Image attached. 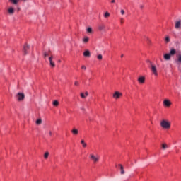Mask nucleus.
<instances>
[{
	"mask_svg": "<svg viewBox=\"0 0 181 181\" xmlns=\"http://www.w3.org/2000/svg\"><path fill=\"white\" fill-rule=\"evenodd\" d=\"M147 62L148 63V66L154 76H158V69H156V66H155L151 61H147Z\"/></svg>",
	"mask_w": 181,
	"mask_h": 181,
	"instance_id": "1",
	"label": "nucleus"
},
{
	"mask_svg": "<svg viewBox=\"0 0 181 181\" xmlns=\"http://www.w3.org/2000/svg\"><path fill=\"white\" fill-rule=\"evenodd\" d=\"M160 127H162V128H164L165 129H169V128H170V122L166 120H163L160 122Z\"/></svg>",
	"mask_w": 181,
	"mask_h": 181,
	"instance_id": "2",
	"label": "nucleus"
},
{
	"mask_svg": "<svg viewBox=\"0 0 181 181\" xmlns=\"http://www.w3.org/2000/svg\"><path fill=\"white\" fill-rule=\"evenodd\" d=\"M90 159L93 160L94 163H96V162H98L100 160V157L98 156H95L94 154H90Z\"/></svg>",
	"mask_w": 181,
	"mask_h": 181,
	"instance_id": "3",
	"label": "nucleus"
},
{
	"mask_svg": "<svg viewBox=\"0 0 181 181\" xmlns=\"http://www.w3.org/2000/svg\"><path fill=\"white\" fill-rule=\"evenodd\" d=\"M121 97H122V93L121 92L115 91L113 94V98L115 100H118L121 98Z\"/></svg>",
	"mask_w": 181,
	"mask_h": 181,
	"instance_id": "4",
	"label": "nucleus"
},
{
	"mask_svg": "<svg viewBox=\"0 0 181 181\" xmlns=\"http://www.w3.org/2000/svg\"><path fill=\"white\" fill-rule=\"evenodd\" d=\"M175 28L177 30H180V29H181V20L175 21Z\"/></svg>",
	"mask_w": 181,
	"mask_h": 181,
	"instance_id": "5",
	"label": "nucleus"
},
{
	"mask_svg": "<svg viewBox=\"0 0 181 181\" xmlns=\"http://www.w3.org/2000/svg\"><path fill=\"white\" fill-rule=\"evenodd\" d=\"M17 98L18 101H23V100H25V94L22 93H18L17 94Z\"/></svg>",
	"mask_w": 181,
	"mask_h": 181,
	"instance_id": "6",
	"label": "nucleus"
},
{
	"mask_svg": "<svg viewBox=\"0 0 181 181\" xmlns=\"http://www.w3.org/2000/svg\"><path fill=\"white\" fill-rule=\"evenodd\" d=\"M163 104L164 105H165V107H169L170 105H172V103L168 99L164 100Z\"/></svg>",
	"mask_w": 181,
	"mask_h": 181,
	"instance_id": "7",
	"label": "nucleus"
},
{
	"mask_svg": "<svg viewBox=\"0 0 181 181\" xmlns=\"http://www.w3.org/2000/svg\"><path fill=\"white\" fill-rule=\"evenodd\" d=\"M29 49V45L25 44L23 47L24 54H28V50Z\"/></svg>",
	"mask_w": 181,
	"mask_h": 181,
	"instance_id": "8",
	"label": "nucleus"
},
{
	"mask_svg": "<svg viewBox=\"0 0 181 181\" xmlns=\"http://www.w3.org/2000/svg\"><path fill=\"white\" fill-rule=\"evenodd\" d=\"M138 81L139 83H140V84H144V83H145V77L144 76L139 77Z\"/></svg>",
	"mask_w": 181,
	"mask_h": 181,
	"instance_id": "9",
	"label": "nucleus"
},
{
	"mask_svg": "<svg viewBox=\"0 0 181 181\" xmlns=\"http://www.w3.org/2000/svg\"><path fill=\"white\" fill-rule=\"evenodd\" d=\"M177 64H181V54L177 56V59L175 60Z\"/></svg>",
	"mask_w": 181,
	"mask_h": 181,
	"instance_id": "10",
	"label": "nucleus"
},
{
	"mask_svg": "<svg viewBox=\"0 0 181 181\" xmlns=\"http://www.w3.org/2000/svg\"><path fill=\"white\" fill-rule=\"evenodd\" d=\"M71 132L73 134V135H78V129L76 128H73Z\"/></svg>",
	"mask_w": 181,
	"mask_h": 181,
	"instance_id": "11",
	"label": "nucleus"
},
{
	"mask_svg": "<svg viewBox=\"0 0 181 181\" xmlns=\"http://www.w3.org/2000/svg\"><path fill=\"white\" fill-rule=\"evenodd\" d=\"M170 56H175V54H176V49H175L174 48H172L170 50V53H168Z\"/></svg>",
	"mask_w": 181,
	"mask_h": 181,
	"instance_id": "12",
	"label": "nucleus"
},
{
	"mask_svg": "<svg viewBox=\"0 0 181 181\" xmlns=\"http://www.w3.org/2000/svg\"><path fill=\"white\" fill-rule=\"evenodd\" d=\"M8 12L10 15H13V13H15V9H13L12 7H10L8 9Z\"/></svg>",
	"mask_w": 181,
	"mask_h": 181,
	"instance_id": "13",
	"label": "nucleus"
},
{
	"mask_svg": "<svg viewBox=\"0 0 181 181\" xmlns=\"http://www.w3.org/2000/svg\"><path fill=\"white\" fill-rule=\"evenodd\" d=\"M83 56L85 57H90V56H91V54L90 53V52L88 50H86L83 52Z\"/></svg>",
	"mask_w": 181,
	"mask_h": 181,
	"instance_id": "14",
	"label": "nucleus"
},
{
	"mask_svg": "<svg viewBox=\"0 0 181 181\" xmlns=\"http://www.w3.org/2000/svg\"><path fill=\"white\" fill-rule=\"evenodd\" d=\"M49 53H50V49H49L48 52L45 51L43 52L44 59H46V57H48Z\"/></svg>",
	"mask_w": 181,
	"mask_h": 181,
	"instance_id": "15",
	"label": "nucleus"
},
{
	"mask_svg": "<svg viewBox=\"0 0 181 181\" xmlns=\"http://www.w3.org/2000/svg\"><path fill=\"white\" fill-rule=\"evenodd\" d=\"M88 92H86L85 93V95H84V93H81V98H86V97H88Z\"/></svg>",
	"mask_w": 181,
	"mask_h": 181,
	"instance_id": "16",
	"label": "nucleus"
},
{
	"mask_svg": "<svg viewBox=\"0 0 181 181\" xmlns=\"http://www.w3.org/2000/svg\"><path fill=\"white\" fill-rule=\"evenodd\" d=\"M120 170H121V175H124L125 174V170H124V166L122 165L119 164V165Z\"/></svg>",
	"mask_w": 181,
	"mask_h": 181,
	"instance_id": "17",
	"label": "nucleus"
},
{
	"mask_svg": "<svg viewBox=\"0 0 181 181\" xmlns=\"http://www.w3.org/2000/svg\"><path fill=\"white\" fill-rule=\"evenodd\" d=\"M49 62L52 67H56V64H54V62H53V59H49Z\"/></svg>",
	"mask_w": 181,
	"mask_h": 181,
	"instance_id": "18",
	"label": "nucleus"
},
{
	"mask_svg": "<svg viewBox=\"0 0 181 181\" xmlns=\"http://www.w3.org/2000/svg\"><path fill=\"white\" fill-rule=\"evenodd\" d=\"M98 29L99 30H104V29H105V25L104 24H101L98 26Z\"/></svg>",
	"mask_w": 181,
	"mask_h": 181,
	"instance_id": "19",
	"label": "nucleus"
},
{
	"mask_svg": "<svg viewBox=\"0 0 181 181\" xmlns=\"http://www.w3.org/2000/svg\"><path fill=\"white\" fill-rule=\"evenodd\" d=\"M165 60H170V55L169 54H164Z\"/></svg>",
	"mask_w": 181,
	"mask_h": 181,
	"instance_id": "20",
	"label": "nucleus"
},
{
	"mask_svg": "<svg viewBox=\"0 0 181 181\" xmlns=\"http://www.w3.org/2000/svg\"><path fill=\"white\" fill-rule=\"evenodd\" d=\"M81 144L83 146V148H86L87 147V143H86V141H84V140H81Z\"/></svg>",
	"mask_w": 181,
	"mask_h": 181,
	"instance_id": "21",
	"label": "nucleus"
},
{
	"mask_svg": "<svg viewBox=\"0 0 181 181\" xmlns=\"http://www.w3.org/2000/svg\"><path fill=\"white\" fill-rule=\"evenodd\" d=\"M161 148H162V149H163V151H165V149H168V144L163 143V144L161 145Z\"/></svg>",
	"mask_w": 181,
	"mask_h": 181,
	"instance_id": "22",
	"label": "nucleus"
},
{
	"mask_svg": "<svg viewBox=\"0 0 181 181\" xmlns=\"http://www.w3.org/2000/svg\"><path fill=\"white\" fill-rule=\"evenodd\" d=\"M11 4H13L14 5H18V2L21 0H9Z\"/></svg>",
	"mask_w": 181,
	"mask_h": 181,
	"instance_id": "23",
	"label": "nucleus"
},
{
	"mask_svg": "<svg viewBox=\"0 0 181 181\" xmlns=\"http://www.w3.org/2000/svg\"><path fill=\"white\" fill-rule=\"evenodd\" d=\"M88 40H90V38H88V37H84V38L83 39V43H88Z\"/></svg>",
	"mask_w": 181,
	"mask_h": 181,
	"instance_id": "24",
	"label": "nucleus"
},
{
	"mask_svg": "<svg viewBox=\"0 0 181 181\" xmlns=\"http://www.w3.org/2000/svg\"><path fill=\"white\" fill-rule=\"evenodd\" d=\"M35 124L37 125H41V124H42V119H37L36 122H35Z\"/></svg>",
	"mask_w": 181,
	"mask_h": 181,
	"instance_id": "25",
	"label": "nucleus"
},
{
	"mask_svg": "<svg viewBox=\"0 0 181 181\" xmlns=\"http://www.w3.org/2000/svg\"><path fill=\"white\" fill-rule=\"evenodd\" d=\"M165 42H166V43H169V42H170V37H169V35H167V36L165 37Z\"/></svg>",
	"mask_w": 181,
	"mask_h": 181,
	"instance_id": "26",
	"label": "nucleus"
},
{
	"mask_svg": "<svg viewBox=\"0 0 181 181\" xmlns=\"http://www.w3.org/2000/svg\"><path fill=\"white\" fill-rule=\"evenodd\" d=\"M53 106H54V107H58V106H59V101L54 100V101L53 102Z\"/></svg>",
	"mask_w": 181,
	"mask_h": 181,
	"instance_id": "27",
	"label": "nucleus"
},
{
	"mask_svg": "<svg viewBox=\"0 0 181 181\" xmlns=\"http://www.w3.org/2000/svg\"><path fill=\"white\" fill-rule=\"evenodd\" d=\"M87 32L88 33H91L93 32V28H91V27L88 28Z\"/></svg>",
	"mask_w": 181,
	"mask_h": 181,
	"instance_id": "28",
	"label": "nucleus"
},
{
	"mask_svg": "<svg viewBox=\"0 0 181 181\" xmlns=\"http://www.w3.org/2000/svg\"><path fill=\"white\" fill-rule=\"evenodd\" d=\"M44 158H45V159H47V158H49V152H46L44 154Z\"/></svg>",
	"mask_w": 181,
	"mask_h": 181,
	"instance_id": "29",
	"label": "nucleus"
},
{
	"mask_svg": "<svg viewBox=\"0 0 181 181\" xmlns=\"http://www.w3.org/2000/svg\"><path fill=\"white\" fill-rule=\"evenodd\" d=\"M110 16V13H108V11L105 12V15H104V17L105 18H109Z\"/></svg>",
	"mask_w": 181,
	"mask_h": 181,
	"instance_id": "30",
	"label": "nucleus"
},
{
	"mask_svg": "<svg viewBox=\"0 0 181 181\" xmlns=\"http://www.w3.org/2000/svg\"><path fill=\"white\" fill-rule=\"evenodd\" d=\"M97 57H98V60H103V55L99 54V55H98Z\"/></svg>",
	"mask_w": 181,
	"mask_h": 181,
	"instance_id": "31",
	"label": "nucleus"
},
{
	"mask_svg": "<svg viewBox=\"0 0 181 181\" xmlns=\"http://www.w3.org/2000/svg\"><path fill=\"white\" fill-rule=\"evenodd\" d=\"M120 13H121V15H125V11H124L123 9H122V10L120 11Z\"/></svg>",
	"mask_w": 181,
	"mask_h": 181,
	"instance_id": "32",
	"label": "nucleus"
},
{
	"mask_svg": "<svg viewBox=\"0 0 181 181\" xmlns=\"http://www.w3.org/2000/svg\"><path fill=\"white\" fill-rule=\"evenodd\" d=\"M120 23H121V25H122L124 23V18H120Z\"/></svg>",
	"mask_w": 181,
	"mask_h": 181,
	"instance_id": "33",
	"label": "nucleus"
},
{
	"mask_svg": "<svg viewBox=\"0 0 181 181\" xmlns=\"http://www.w3.org/2000/svg\"><path fill=\"white\" fill-rule=\"evenodd\" d=\"M81 69H83V70H86V66H84V65H83L82 66H81Z\"/></svg>",
	"mask_w": 181,
	"mask_h": 181,
	"instance_id": "34",
	"label": "nucleus"
},
{
	"mask_svg": "<svg viewBox=\"0 0 181 181\" xmlns=\"http://www.w3.org/2000/svg\"><path fill=\"white\" fill-rule=\"evenodd\" d=\"M49 60H53V55H51V56L49 57Z\"/></svg>",
	"mask_w": 181,
	"mask_h": 181,
	"instance_id": "35",
	"label": "nucleus"
},
{
	"mask_svg": "<svg viewBox=\"0 0 181 181\" xmlns=\"http://www.w3.org/2000/svg\"><path fill=\"white\" fill-rule=\"evenodd\" d=\"M78 84H79V83H78V81H75V82H74V86H78Z\"/></svg>",
	"mask_w": 181,
	"mask_h": 181,
	"instance_id": "36",
	"label": "nucleus"
},
{
	"mask_svg": "<svg viewBox=\"0 0 181 181\" xmlns=\"http://www.w3.org/2000/svg\"><path fill=\"white\" fill-rule=\"evenodd\" d=\"M49 136H52V135H53V133L52 132V131L49 132Z\"/></svg>",
	"mask_w": 181,
	"mask_h": 181,
	"instance_id": "37",
	"label": "nucleus"
},
{
	"mask_svg": "<svg viewBox=\"0 0 181 181\" xmlns=\"http://www.w3.org/2000/svg\"><path fill=\"white\" fill-rule=\"evenodd\" d=\"M146 41L151 43V40L149 39V37H146Z\"/></svg>",
	"mask_w": 181,
	"mask_h": 181,
	"instance_id": "38",
	"label": "nucleus"
},
{
	"mask_svg": "<svg viewBox=\"0 0 181 181\" xmlns=\"http://www.w3.org/2000/svg\"><path fill=\"white\" fill-rule=\"evenodd\" d=\"M141 9H144V5L140 6Z\"/></svg>",
	"mask_w": 181,
	"mask_h": 181,
	"instance_id": "39",
	"label": "nucleus"
},
{
	"mask_svg": "<svg viewBox=\"0 0 181 181\" xmlns=\"http://www.w3.org/2000/svg\"><path fill=\"white\" fill-rule=\"evenodd\" d=\"M111 2L112 4H114L115 2V0H112Z\"/></svg>",
	"mask_w": 181,
	"mask_h": 181,
	"instance_id": "40",
	"label": "nucleus"
},
{
	"mask_svg": "<svg viewBox=\"0 0 181 181\" xmlns=\"http://www.w3.org/2000/svg\"><path fill=\"white\" fill-rule=\"evenodd\" d=\"M58 63H62V60H58Z\"/></svg>",
	"mask_w": 181,
	"mask_h": 181,
	"instance_id": "41",
	"label": "nucleus"
},
{
	"mask_svg": "<svg viewBox=\"0 0 181 181\" xmlns=\"http://www.w3.org/2000/svg\"><path fill=\"white\" fill-rule=\"evenodd\" d=\"M121 57H124V54H122V55H121Z\"/></svg>",
	"mask_w": 181,
	"mask_h": 181,
	"instance_id": "42",
	"label": "nucleus"
},
{
	"mask_svg": "<svg viewBox=\"0 0 181 181\" xmlns=\"http://www.w3.org/2000/svg\"><path fill=\"white\" fill-rule=\"evenodd\" d=\"M23 1H26V0H23Z\"/></svg>",
	"mask_w": 181,
	"mask_h": 181,
	"instance_id": "43",
	"label": "nucleus"
}]
</instances>
